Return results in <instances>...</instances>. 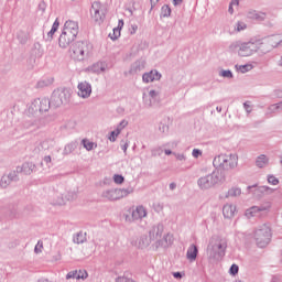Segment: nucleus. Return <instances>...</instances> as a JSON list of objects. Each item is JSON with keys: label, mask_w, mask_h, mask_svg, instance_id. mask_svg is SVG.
<instances>
[{"label": "nucleus", "mask_w": 282, "mask_h": 282, "mask_svg": "<svg viewBox=\"0 0 282 282\" xmlns=\"http://www.w3.org/2000/svg\"><path fill=\"white\" fill-rule=\"evenodd\" d=\"M274 47H282V34L269 35L267 37L256 35L248 41L250 54H254V52H259V50L262 54H268V52L274 50Z\"/></svg>", "instance_id": "obj_1"}, {"label": "nucleus", "mask_w": 282, "mask_h": 282, "mask_svg": "<svg viewBox=\"0 0 282 282\" xmlns=\"http://www.w3.org/2000/svg\"><path fill=\"white\" fill-rule=\"evenodd\" d=\"M224 182H226V174L223 171L215 170L212 174L199 177L197 185L202 191H208V188L219 186Z\"/></svg>", "instance_id": "obj_2"}, {"label": "nucleus", "mask_w": 282, "mask_h": 282, "mask_svg": "<svg viewBox=\"0 0 282 282\" xmlns=\"http://www.w3.org/2000/svg\"><path fill=\"white\" fill-rule=\"evenodd\" d=\"M239 163V156L237 154H220L216 156L213 161L214 166L219 167L218 171H221L226 174L228 171H234L237 169Z\"/></svg>", "instance_id": "obj_3"}, {"label": "nucleus", "mask_w": 282, "mask_h": 282, "mask_svg": "<svg viewBox=\"0 0 282 282\" xmlns=\"http://www.w3.org/2000/svg\"><path fill=\"white\" fill-rule=\"evenodd\" d=\"M91 50H94V46L89 41H77L69 48L70 57L73 61L80 62L89 56Z\"/></svg>", "instance_id": "obj_4"}, {"label": "nucleus", "mask_w": 282, "mask_h": 282, "mask_svg": "<svg viewBox=\"0 0 282 282\" xmlns=\"http://www.w3.org/2000/svg\"><path fill=\"white\" fill-rule=\"evenodd\" d=\"M254 239L258 248H267L272 241V229L268 225H262L254 231Z\"/></svg>", "instance_id": "obj_5"}, {"label": "nucleus", "mask_w": 282, "mask_h": 282, "mask_svg": "<svg viewBox=\"0 0 282 282\" xmlns=\"http://www.w3.org/2000/svg\"><path fill=\"white\" fill-rule=\"evenodd\" d=\"M72 98V90L69 88H57L51 96V102L53 107H61V105H67Z\"/></svg>", "instance_id": "obj_6"}, {"label": "nucleus", "mask_w": 282, "mask_h": 282, "mask_svg": "<svg viewBox=\"0 0 282 282\" xmlns=\"http://www.w3.org/2000/svg\"><path fill=\"white\" fill-rule=\"evenodd\" d=\"M226 248H228V242L220 240L207 248V254L213 261H221L226 257Z\"/></svg>", "instance_id": "obj_7"}, {"label": "nucleus", "mask_w": 282, "mask_h": 282, "mask_svg": "<svg viewBox=\"0 0 282 282\" xmlns=\"http://www.w3.org/2000/svg\"><path fill=\"white\" fill-rule=\"evenodd\" d=\"M133 193V189L130 188H111L102 192L101 197L104 199H108V202H118V199H122L128 197Z\"/></svg>", "instance_id": "obj_8"}, {"label": "nucleus", "mask_w": 282, "mask_h": 282, "mask_svg": "<svg viewBox=\"0 0 282 282\" xmlns=\"http://www.w3.org/2000/svg\"><path fill=\"white\" fill-rule=\"evenodd\" d=\"M52 107V100L48 98H37L34 99L29 107V113L34 116V113H45L50 111V108Z\"/></svg>", "instance_id": "obj_9"}, {"label": "nucleus", "mask_w": 282, "mask_h": 282, "mask_svg": "<svg viewBox=\"0 0 282 282\" xmlns=\"http://www.w3.org/2000/svg\"><path fill=\"white\" fill-rule=\"evenodd\" d=\"M128 213L129 214H123L124 220L128 224H133V221H138L147 217V208L142 205L137 206L134 209L129 208Z\"/></svg>", "instance_id": "obj_10"}, {"label": "nucleus", "mask_w": 282, "mask_h": 282, "mask_svg": "<svg viewBox=\"0 0 282 282\" xmlns=\"http://www.w3.org/2000/svg\"><path fill=\"white\" fill-rule=\"evenodd\" d=\"M274 193V189H272L269 186H257V185H249L248 186V194H252L254 199H261L264 195H272Z\"/></svg>", "instance_id": "obj_11"}, {"label": "nucleus", "mask_w": 282, "mask_h": 282, "mask_svg": "<svg viewBox=\"0 0 282 282\" xmlns=\"http://www.w3.org/2000/svg\"><path fill=\"white\" fill-rule=\"evenodd\" d=\"M76 41V35H73L72 33H67L66 31H62V34L58 39V45L62 47V50H67L68 45H72Z\"/></svg>", "instance_id": "obj_12"}, {"label": "nucleus", "mask_w": 282, "mask_h": 282, "mask_svg": "<svg viewBox=\"0 0 282 282\" xmlns=\"http://www.w3.org/2000/svg\"><path fill=\"white\" fill-rule=\"evenodd\" d=\"M270 208H272V204L265 203L264 205L261 206H253L249 208V215L251 217H261L263 213L270 212Z\"/></svg>", "instance_id": "obj_13"}, {"label": "nucleus", "mask_w": 282, "mask_h": 282, "mask_svg": "<svg viewBox=\"0 0 282 282\" xmlns=\"http://www.w3.org/2000/svg\"><path fill=\"white\" fill-rule=\"evenodd\" d=\"M64 32H67L68 34H73V36H78L79 28H78V22L74 20H68L65 22Z\"/></svg>", "instance_id": "obj_14"}, {"label": "nucleus", "mask_w": 282, "mask_h": 282, "mask_svg": "<svg viewBox=\"0 0 282 282\" xmlns=\"http://www.w3.org/2000/svg\"><path fill=\"white\" fill-rule=\"evenodd\" d=\"M164 232V225L163 224H158L154 225L151 230L149 231V237L150 240L152 241H158L160 237H162V234Z\"/></svg>", "instance_id": "obj_15"}, {"label": "nucleus", "mask_w": 282, "mask_h": 282, "mask_svg": "<svg viewBox=\"0 0 282 282\" xmlns=\"http://www.w3.org/2000/svg\"><path fill=\"white\" fill-rule=\"evenodd\" d=\"M78 96L80 98H89L91 96V84L82 82L78 84Z\"/></svg>", "instance_id": "obj_16"}, {"label": "nucleus", "mask_w": 282, "mask_h": 282, "mask_svg": "<svg viewBox=\"0 0 282 282\" xmlns=\"http://www.w3.org/2000/svg\"><path fill=\"white\" fill-rule=\"evenodd\" d=\"M230 50L238 51L239 56H248V43L247 42H235L230 45Z\"/></svg>", "instance_id": "obj_17"}, {"label": "nucleus", "mask_w": 282, "mask_h": 282, "mask_svg": "<svg viewBox=\"0 0 282 282\" xmlns=\"http://www.w3.org/2000/svg\"><path fill=\"white\" fill-rule=\"evenodd\" d=\"M160 78H162V74H160V72L156 69L150 70L142 75V80L147 84L153 83V80H160Z\"/></svg>", "instance_id": "obj_18"}, {"label": "nucleus", "mask_w": 282, "mask_h": 282, "mask_svg": "<svg viewBox=\"0 0 282 282\" xmlns=\"http://www.w3.org/2000/svg\"><path fill=\"white\" fill-rule=\"evenodd\" d=\"M199 254V248L197 245H191L186 252V259L189 263L197 261V256Z\"/></svg>", "instance_id": "obj_19"}, {"label": "nucleus", "mask_w": 282, "mask_h": 282, "mask_svg": "<svg viewBox=\"0 0 282 282\" xmlns=\"http://www.w3.org/2000/svg\"><path fill=\"white\" fill-rule=\"evenodd\" d=\"M34 169H36V165L32 162H25L22 164V166L17 167V173H23L24 175H32L34 173Z\"/></svg>", "instance_id": "obj_20"}, {"label": "nucleus", "mask_w": 282, "mask_h": 282, "mask_svg": "<svg viewBox=\"0 0 282 282\" xmlns=\"http://www.w3.org/2000/svg\"><path fill=\"white\" fill-rule=\"evenodd\" d=\"M248 19L249 21H253V23H261V21L265 20V13L257 12L254 10H249Z\"/></svg>", "instance_id": "obj_21"}, {"label": "nucleus", "mask_w": 282, "mask_h": 282, "mask_svg": "<svg viewBox=\"0 0 282 282\" xmlns=\"http://www.w3.org/2000/svg\"><path fill=\"white\" fill-rule=\"evenodd\" d=\"M235 213H237V207L232 204H226L223 207V215L225 219H232L235 217Z\"/></svg>", "instance_id": "obj_22"}, {"label": "nucleus", "mask_w": 282, "mask_h": 282, "mask_svg": "<svg viewBox=\"0 0 282 282\" xmlns=\"http://www.w3.org/2000/svg\"><path fill=\"white\" fill-rule=\"evenodd\" d=\"M147 66V62L144 59L135 61L130 67V74H140L142 69Z\"/></svg>", "instance_id": "obj_23"}, {"label": "nucleus", "mask_w": 282, "mask_h": 282, "mask_svg": "<svg viewBox=\"0 0 282 282\" xmlns=\"http://www.w3.org/2000/svg\"><path fill=\"white\" fill-rule=\"evenodd\" d=\"M90 14L95 21H102V13H100V2L93 3Z\"/></svg>", "instance_id": "obj_24"}, {"label": "nucleus", "mask_w": 282, "mask_h": 282, "mask_svg": "<svg viewBox=\"0 0 282 282\" xmlns=\"http://www.w3.org/2000/svg\"><path fill=\"white\" fill-rule=\"evenodd\" d=\"M53 84L54 77H43L36 83L35 89H45V87H50Z\"/></svg>", "instance_id": "obj_25"}, {"label": "nucleus", "mask_w": 282, "mask_h": 282, "mask_svg": "<svg viewBox=\"0 0 282 282\" xmlns=\"http://www.w3.org/2000/svg\"><path fill=\"white\" fill-rule=\"evenodd\" d=\"M107 62H97L90 67V72L93 74H102V72H107Z\"/></svg>", "instance_id": "obj_26"}, {"label": "nucleus", "mask_w": 282, "mask_h": 282, "mask_svg": "<svg viewBox=\"0 0 282 282\" xmlns=\"http://www.w3.org/2000/svg\"><path fill=\"white\" fill-rule=\"evenodd\" d=\"M151 238H149L147 235L140 236V238L137 240L135 246L140 248L141 250H144V248H149L151 246Z\"/></svg>", "instance_id": "obj_27"}, {"label": "nucleus", "mask_w": 282, "mask_h": 282, "mask_svg": "<svg viewBox=\"0 0 282 282\" xmlns=\"http://www.w3.org/2000/svg\"><path fill=\"white\" fill-rule=\"evenodd\" d=\"M269 162L270 159H268L265 154H261L256 160V166H258V169H265V165L269 164Z\"/></svg>", "instance_id": "obj_28"}, {"label": "nucleus", "mask_w": 282, "mask_h": 282, "mask_svg": "<svg viewBox=\"0 0 282 282\" xmlns=\"http://www.w3.org/2000/svg\"><path fill=\"white\" fill-rule=\"evenodd\" d=\"M74 243L80 245L87 241V232L79 231L73 237Z\"/></svg>", "instance_id": "obj_29"}, {"label": "nucleus", "mask_w": 282, "mask_h": 282, "mask_svg": "<svg viewBox=\"0 0 282 282\" xmlns=\"http://www.w3.org/2000/svg\"><path fill=\"white\" fill-rule=\"evenodd\" d=\"M59 25H61V22H58V19H56L52 25L51 31L47 33L46 41H52V39H54V34H56V32L58 31Z\"/></svg>", "instance_id": "obj_30"}, {"label": "nucleus", "mask_w": 282, "mask_h": 282, "mask_svg": "<svg viewBox=\"0 0 282 282\" xmlns=\"http://www.w3.org/2000/svg\"><path fill=\"white\" fill-rule=\"evenodd\" d=\"M23 129H36L39 124L36 123V120L34 119H26L22 122Z\"/></svg>", "instance_id": "obj_31"}, {"label": "nucleus", "mask_w": 282, "mask_h": 282, "mask_svg": "<svg viewBox=\"0 0 282 282\" xmlns=\"http://www.w3.org/2000/svg\"><path fill=\"white\" fill-rule=\"evenodd\" d=\"M241 195V188L239 187H231L227 194L226 197H239Z\"/></svg>", "instance_id": "obj_32"}, {"label": "nucleus", "mask_w": 282, "mask_h": 282, "mask_svg": "<svg viewBox=\"0 0 282 282\" xmlns=\"http://www.w3.org/2000/svg\"><path fill=\"white\" fill-rule=\"evenodd\" d=\"M77 147H78V144L76 142L68 143L64 148L65 155H69V153H74V151H76Z\"/></svg>", "instance_id": "obj_33"}, {"label": "nucleus", "mask_w": 282, "mask_h": 282, "mask_svg": "<svg viewBox=\"0 0 282 282\" xmlns=\"http://www.w3.org/2000/svg\"><path fill=\"white\" fill-rule=\"evenodd\" d=\"M276 111H281V102L269 106L267 116H270V113H276Z\"/></svg>", "instance_id": "obj_34"}, {"label": "nucleus", "mask_w": 282, "mask_h": 282, "mask_svg": "<svg viewBox=\"0 0 282 282\" xmlns=\"http://www.w3.org/2000/svg\"><path fill=\"white\" fill-rule=\"evenodd\" d=\"M82 144H83L84 149H86V151H94V147H96V143H94L87 139H83Z\"/></svg>", "instance_id": "obj_35"}, {"label": "nucleus", "mask_w": 282, "mask_h": 282, "mask_svg": "<svg viewBox=\"0 0 282 282\" xmlns=\"http://www.w3.org/2000/svg\"><path fill=\"white\" fill-rule=\"evenodd\" d=\"M12 184V181L7 175H3L0 180V186L1 188H8Z\"/></svg>", "instance_id": "obj_36"}, {"label": "nucleus", "mask_w": 282, "mask_h": 282, "mask_svg": "<svg viewBox=\"0 0 282 282\" xmlns=\"http://www.w3.org/2000/svg\"><path fill=\"white\" fill-rule=\"evenodd\" d=\"M267 182L268 184H271V186H278L279 184V178H276V176L272 175V174H269L267 176Z\"/></svg>", "instance_id": "obj_37"}, {"label": "nucleus", "mask_w": 282, "mask_h": 282, "mask_svg": "<svg viewBox=\"0 0 282 282\" xmlns=\"http://www.w3.org/2000/svg\"><path fill=\"white\" fill-rule=\"evenodd\" d=\"M154 248L155 250H158L159 248H169V243H166L165 239L163 238L155 241Z\"/></svg>", "instance_id": "obj_38"}, {"label": "nucleus", "mask_w": 282, "mask_h": 282, "mask_svg": "<svg viewBox=\"0 0 282 282\" xmlns=\"http://www.w3.org/2000/svg\"><path fill=\"white\" fill-rule=\"evenodd\" d=\"M235 69H236L239 74H247V72H248V64H243V65L236 64V65H235Z\"/></svg>", "instance_id": "obj_39"}, {"label": "nucleus", "mask_w": 282, "mask_h": 282, "mask_svg": "<svg viewBox=\"0 0 282 282\" xmlns=\"http://www.w3.org/2000/svg\"><path fill=\"white\" fill-rule=\"evenodd\" d=\"M161 17H171V7H169L167 4H164L162 8H161Z\"/></svg>", "instance_id": "obj_40"}, {"label": "nucleus", "mask_w": 282, "mask_h": 282, "mask_svg": "<svg viewBox=\"0 0 282 282\" xmlns=\"http://www.w3.org/2000/svg\"><path fill=\"white\" fill-rule=\"evenodd\" d=\"M120 28H116L112 31V34H109V37L111 39V41H118V39H120Z\"/></svg>", "instance_id": "obj_41"}, {"label": "nucleus", "mask_w": 282, "mask_h": 282, "mask_svg": "<svg viewBox=\"0 0 282 282\" xmlns=\"http://www.w3.org/2000/svg\"><path fill=\"white\" fill-rule=\"evenodd\" d=\"M19 173L20 172H17V170L12 171L7 175V177H9V181L11 182H19Z\"/></svg>", "instance_id": "obj_42"}, {"label": "nucleus", "mask_w": 282, "mask_h": 282, "mask_svg": "<svg viewBox=\"0 0 282 282\" xmlns=\"http://www.w3.org/2000/svg\"><path fill=\"white\" fill-rule=\"evenodd\" d=\"M80 278H83V275H78V271H70L66 274V279H76L77 281L80 280Z\"/></svg>", "instance_id": "obj_43"}, {"label": "nucleus", "mask_w": 282, "mask_h": 282, "mask_svg": "<svg viewBox=\"0 0 282 282\" xmlns=\"http://www.w3.org/2000/svg\"><path fill=\"white\" fill-rule=\"evenodd\" d=\"M152 153V158H160V155H162V153H164V150H162V148L158 147V148H153L151 150Z\"/></svg>", "instance_id": "obj_44"}, {"label": "nucleus", "mask_w": 282, "mask_h": 282, "mask_svg": "<svg viewBox=\"0 0 282 282\" xmlns=\"http://www.w3.org/2000/svg\"><path fill=\"white\" fill-rule=\"evenodd\" d=\"M57 199L53 200L54 206H64L65 204V198L63 196H59L56 194Z\"/></svg>", "instance_id": "obj_45"}, {"label": "nucleus", "mask_w": 282, "mask_h": 282, "mask_svg": "<svg viewBox=\"0 0 282 282\" xmlns=\"http://www.w3.org/2000/svg\"><path fill=\"white\" fill-rule=\"evenodd\" d=\"M229 274L231 276H237V274H239V265L237 264H231L230 269H229Z\"/></svg>", "instance_id": "obj_46"}, {"label": "nucleus", "mask_w": 282, "mask_h": 282, "mask_svg": "<svg viewBox=\"0 0 282 282\" xmlns=\"http://www.w3.org/2000/svg\"><path fill=\"white\" fill-rule=\"evenodd\" d=\"M219 76H221L223 78H234L232 70L230 69L221 70L219 73Z\"/></svg>", "instance_id": "obj_47"}, {"label": "nucleus", "mask_w": 282, "mask_h": 282, "mask_svg": "<svg viewBox=\"0 0 282 282\" xmlns=\"http://www.w3.org/2000/svg\"><path fill=\"white\" fill-rule=\"evenodd\" d=\"M113 182H115V184H124V176H122L120 174H115Z\"/></svg>", "instance_id": "obj_48"}, {"label": "nucleus", "mask_w": 282, "mask_h": 282, "mask_svg": "<svg viewBox=\"0 0 282 282\" xmlns=\"http://www.w3.org/2000/svg\"><path fill=\"white\" fill-rule=\"evenodd\" d=\"M163 239H165L166 243H167V247L171 248V246H173V235L171 234H167L163 237Z\"/></svg>", "instance_id": "obj_49"}, {"label": "nucleus", "mask_w": 282, "mask_h": 282, "mask_svg": "<svg viewBox=\"0 0 282 282\" xmlns=\"http://www.w3.org/2000/svg\"><path fill=\"white\" fill-rule=\"evenodd\" d=\"M120 135V130H115L110 132L109 140L110 142H116V138Z\"/></svg>", "instance_id": "obj_50"}, {"label": "nucleus", "mask_w": 282, "mask_h": 282, "mask_svg": "<svg viewBox=\"0 0 282 282\" xmlns=\"http://www.w3.org/2000/svg\"><path fill=\"white\" fill-rule=\"evenodd\" d=\"M247 28H248V25L241 21L237 22V24H236L237 32H241V31L246 30Z\"/></svg>", "instance_id": "obj_51"}, {"label": "nucleus", "mask_w": 282, "mask_h": 282, "mask_svg": "<svg viewBox=\"0 0 282 282\" xmlns=\"http://www.w3.org/2000/svg\"><path fill=\"white\" fill-rule=\"evenodd\" d=\"M159 131H161V133H169V126L166 123H159Z\"/></svg>", "instance_id": "obj_52"}, {"label": "nucleus", "mask_w": 282, "mask_h": 282, "mask_svg": "<svg viewBox=\"0 0 282 282\" xmlns=\"http://www.w3.org/2000/svg\"><path fill=\"white\" fill-rule=\"evenodd\" d=\"M127 124H129V121H127V120H122L119 124H118V127H117V131H119V133H121L122 132V129H124V127H127Z\"/></svg>", "instance_id": "obj_53"}, {"label": "nucleus", "mask_w": 282, "mask_h": 282, "mask_svg": "<svg viewBox=\"0 0 282 282\" xmlns=\"http://www.w3.org/2000/svg\"><path fill=\"white\" fill-rule=\"evenodd\" d=\"M34 252H35V254L43 252V242L42 241L37 242V245L34 248Z\"/></svg>", "instance_id": "obj_54"}, {"label": "nucleus", "mask_w": 282, "mask_h": 282, "mask_svg": "<svg viewBox=\"0 0 282 282\" xmlns=\"http://www.w3.org/2000/svg\"><path fill=\"white\" fill-rule=\"evenodd\" d=\"M39 10H40V12H42V14L43 13H45V10L47 9V4L45 3V1H41L40 3H39Z\"/></svg>", "instance_id": "obj_55"}, {"label": "nucleus", "mask_w": 282, "mask_h": 282, "mask_svg": "<svg viewBox=\"0 0 282 282\" xmlns=\"http://www.w3.org/2000/svg\"><path fill=\"white\" fill-rule=\"evenodd\" d=\"M176 158V160H180V162L186 161V155L180 154V153H173Z\"/></svg>", "instance_id": "obj_56"}, {"label": "nucleus", "mask_w": 282, "mask_h": 282, "mask_svg": "<svg viewBox=\"0 0 282 282\" xmlns=\"http://www.w3.org/2000/svg\"><path fill=\"white\" fill-rule=\"evenodd\" d=\"M77 276H83L80 279H87V276H88L87 271H85V270L77 271Z\"/></svg>", "instance_id": "obj_57"}, {"label": "nucleus", "mask_w": 282, "mask_h": 282, "mask_svg": "<svg viewBox=\"0 0 282 282\" xmlns=\"http://www.w3.org/2000/svg\"><path fill=\"white\" fill-rule=\"evenodd\" d=\"M193 158H198L199 155H202V150L199 149H194L192 152Z\"/></svg>", "instance_id": "obj_58"}, {"label": "nucleus", "mask_w": 282, "mask_h": 282, "mask_svg": "<svg viewBox=\"0 0 282 282\" xmlns=\"http://www.w3.org/2000/svg\"><path fill=\"white\" fill-rule=\"evenodd\" d=\"M149 96L150 98H158V96H160V93L155 90H150Z\"/></svg>", "instance_id": "obj_59"}, {"label": "nucleus", "mask_w": 282, "mask_h": 282, "mask_svg": "<svg viewBox=\"0 0 282 282\" xmlns=\"http://www.w3.org/2000/svg\"><path fill=\"white\" fill-rule=\"evenodd\" d=\"M235 4H237V2H235V1H231V2H230L229 9H228L229 14H234L235 9L232 8V6H235Z\"/></svg>", "instance_id": "obj_60"}, {"label": "nucleus", "mask_w": 282, "mask_h": 282, "mask_svg": "<svg viewBox=\"0 0 282 282\" xmlns=\"http://www.w3.org/2000/svg\"><path fill=\"white\" fill-rule=\"evenodd\" d=\"M150 3H151L150 10H153L155 8V6H158V3H160V0H150Z\"/></svg>", "instance_id": "obj_61"}, {"label": "nucleus", "mask_w": 282, "mask_h": 282, "mask_svg": "<svg viewBox=\"0 0 282 282\" xmlns=\"http://www.w3.org/2000/svg\"><path fill=\"white\" fill-rule=\"evenodd\" d=\"M135 32H138V25L137 24H132L131 25V30H130V34H135Z\"/></svg>", "instance_id": "obj_62"}, {"label": "nucleus", "mask_w": 282, "mask_h": 282, "mask_svg": "<svg viewBox=\"0 0 282 282\" xmlns=\"http://www.w3.org/2000/svg\"><path fill=\"white\" fill-rule=\"evenodd\" d=\"M121 149H122L123 153L127 154V149H129V143L126 142V143L121 144Z\"/></svg>", "instance_id": "obj_63"}, {"label": "nucleus", "mask_w": 282, "mask_h": 282, "mask_svg": "<svg viewBox=\"0 0 282 282\" xmlns=\"http://www.w3.org/2000/svg\"><path fill=\"white\" fill-rule=\"evenodd\" d=\"M173 276L174 279H182V272H174Z\"/></svg>", "instance_id": "obj_64"}]
</instances>
